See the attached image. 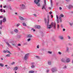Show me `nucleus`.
I'll return each instance as SVG.
<instances>
[{"label": "nucleus", "mask_w": 73, "mask_h": 73, "mask_svg": "<svg viewBox=\"0 0 73 73\" xmlns=\"http://www.w3.org/2000/svg\"><path fill=\"white\" fill-rule=\"evenodd\" d=\"M15 64V62H13L12 63H11V65H14V64Z\"/></svg>", "instance_id": "30"}, {"label": "nucleus", "mask_w": 73, "mask_h": 73, "mask_svg": "<svg viewBox=\"0 0 73 73\" xmlns=\"http://www.w3.org/2000/svg\"><path fill=\"white\" fill-rule=\"evenodd\" d=\"M6 5H5V6H3V7L4 8H6Z\"/></svg>", "instance_id": "51"}, {"label": "nucleus", "mask_w": 73, "mask_h": 73, "mask_svg": "<svg viewBox=\"0 0 73 73\" xmlns=\"http://www.w3.org/2000/svg\"><path fill=\"white\" fill-rule=\"evenodd\" d=\"M66 62H69L70 61V59L69 58H67L66 59Z\"/></svg>", "instance_id": "8"}, {"label": "nucleus", "mask_w": 73, "mask_h": 73, "mask_svg": "<svg viewBox=\"0 0 73 73\" xmlns=\"http://www.w3.org/2000/svg\"><path fill=\"white\" fill-rule=\"evenodd\" d=\"M36 57L37 58H39V57L37 56H36Z\"/></svg>", "instance_id": "49"}, {"label": "nucleus", "mask_w": 73, "mask_h": 73, "mask_svg": "<svg viewBox=\"0 0 73 73\" xmlns=\"http://www.w3.org/2000/svg\"><path fill=\"white\" fill-rule=\"evenodd\" d=\"M33 16H35V17H37V15L36 14H33Z\"/></svg>", "instance_id": "34"}, {"label": "nucleus", "mask_w": 73, "mask_h": 73, "mask_svg": "<svg viewBox=\"0 0 73 73\" xmlns=\"http://www.w3.org/2000/svg\"><path fill=\"white\" fill-rule=\"evenodd\" d=\"M52 71L53 73H54V72H56V71H57V68L56 67H54L52 69Z\"/></svg>", "instance_id": "6"}, {"label": "nucleus", "mask_w": 73, "mask_h": 73, "mask_svg": "<svg viewBox=\"0 0 73 73\" xmlns=\"http://www.w3.org/2000/svg\"><path fill=\"white\" fill-rule=\"evenodd\" d=\"M48 53L49 54H52V52L48 51Z\"/></svg>", "instance_id": "33"}, {"label": "nucleus", "mask_w": 73, "mask_h": 73, "mask_svg": "<svg viewBox=\"0 0 73 73\" xmlns=\"http://www.w3.org/2000/svg\"><path fill=\"white\" fill-rule=\"evenodd\" d=\"M1 8H2V5H1L0 6Z\"/></svg>", "instance_id": "57"}, {"label": "nucleus", "mask_w": 73, "mask_h": 73, "mask_svg": "<svg viewBox=\"0 0 73 73\" xmlns=\"http://www.w3.org/2000/svg\"><path fill=\"white\" fill-rule=\"evenodd\" d=\"M20 25V23L17 24V27H19V25Z\"/></svg>", "instance_id": "31"}, {"label": "nucleus", "mask_w": 73, "mask_h": 73, "mask_svg": "<svg viewBox=\"0 0 73 73\" xmlns=\"http://www.w3.org/2000/svg\"><path fill=\"white\" fill-rule=\"evenodd\" d=\"M0 34H1V32L0 31Z\"/></svg>", "instance_id": "62"}, {"label": "nucleus", "mask_w": 73, "mask_h": 73, "mask_svg": "<svg viewBox=\"0 0 73 73\" xmlns=\"http://www.w3.org/2000/svg\"><path fill=\"white\" fill-rule=\"evenodd\" d=\"M5 66H8V65H5Z\"/></svg>", "instance_id": "59"}, {"label": "nucleus", "mask_w": 73, "mask_h": 73, "mask_svg": "<svg viewBox=\"0 0 73 73\" xmlns=\"http://www.w3.org/2000/svg\"><path fill=\"white\" fill-rule=\"evenodd\" d=\"M6 44L8 45V46H9V47H11V45L8 43V42H6Z\"/></svg>", "instance_id": "20"}, {"label": "nucleus", "mask_w": 73, "mask_h": 73, "mask_svg": "<svg viewBox=\"0 0 73 73\" xmlns=\"http://www.w3.org/2000/svg\"><path fill=\"white\" fill-rule=\"evenodd\" d=\"M63 31H65V29H63Z\"/></svg>", "instance_id": "54"}, {"label": "nucleus", "mask_w": 73, "mask_h": 73, "mask_svg": "<svg viewBox=\"0 0 73 73\" xmlns=\"http://www.w3.org/2000/svg\"><path fill=\"white\" fill-rule=\"evenodd\" d=\"M0 66L1 67H3L4 66V64L2 63H0Z\"/></svg>", "instance_id": "19"}, {"label": "nucleus", "mask_w": 73, "mask_h": 73, "mask_svg": "<svg viewBox=\"0 0 73 73\" xmlns=\"http://www.w3.org/2000/svg\"><path fill=\"white\" fill-rule=\"evenodd\" d=\"M64 69H66V66H65L64 67H63Z\"/></svg>", "instance_id": "41"}, {"label": "nucleus", "mask_w": 73, "mask_h": 73, "mask_svg": "<svg viewBox=\"0 0 73 73\" xmlns=\"http://www.w3.org/2000/svg\"><path fill=\"white\" fill-rule=\"evenodd\" d=\"M31 40V38H29L27 40V41H29Z\"/></svg>", "instance_id": "35"}, {"label": "nucleus", "mask_w": 73, "mask_h": 73, "mask_svg": "<svg viewBox=\"0 0 73 73\" xmlns=\"http://www.w3.org/2000/svg\"><path fill=\"white\" fill-rule=\"evenodd\" d=\"M66 1H69V0H65Z\"/></svg>", "instance_id": "58"}, {"label": "nucleus", "mask_w": 73, "mask_h": 73, "mask_svg": "<svg viewBox=\"0 0 73 73\" xmlns=\"http://www.w3.org/2000/svg\"><path fill=\"white\" fill-rule=\"evenodd\" d=\"M40 1V0H34V2L35 4L37 5V6H38V7H40V4L38 3H39Z\"/></svg>", "instance_id": "2"}, {"label": "nucleus", "mask_w": 73, "mask_h": 73, "mask_svg": "<svg viewBox=\"0 0 73 73\" xmlns=\"http://www.w3.org/2000/svg\"><path fill=\"white\" fill-rule=\"evenodd\" d=\"M49 72V70H47V73H48V72Z\"/></svg>", "instance_id": "48"}, {"label": "nucleus", "mask_w": 73, "mask_h": 73, "mask_svg": "<svg viewBox=\"0 0 73 73\" xmlns=\"http://www.w3.org/2000/svg\"><path fill=\"white\" fill-rule=\"evenodd\" d=\"M60 16L62 17H64V15H63L62 14H61L60 15Z\"/></svg>", "instance_id": "32"}, {"label": "nucleus", "mask_w": 73, "mask_h": 73, "mask_svg": "<svg viewBox=\"0 0 73 73\" xmlns=\"http://www.w3.org/2000/svg\"><path fill=\"white\" fill-rule=\"evenodd\" d=\"M56 20L57 23H59V21H58V19H56Z\"/></svg>", "instance_id": "42"}, {"label": "nucleus", "mask_w": 73, "mask_h": 73, "mask_svg": "<svg viewBox=\"0 0 73 73\" xmlns=\"http://www.w3.org/2000/svg\"><path fill=\"white\" fill-rule=\"evenodd\" d=\"M18 69V68L17 67H15L13 69V70H17V69Z\"/></svg>", "instance_id": "16"}, {"label": "nucleus", "mask_w": 73, "mask_h": 73, "mask_svg": "<svg viewBox=\"0 0 73 73\" xmlns=\"http://www.w3.org/2000/svg\"><path fill=\"white\" fill-rule=\"evenodd\" d=\"M48 65H51V61H49L48 62Z\"/></svg>", "instance_id": "24"}, {"label": "nucleus", "mask_w": 73, "mask_h": 73, "mask_svg": "<svg viewBox=\"0 0 73 73\" xmlns=\"http://www.w3.org/2000/svg\"><path fill=\"white\" fill-rule=\"evenodd\" d=\"M44 20L45 21V23H46V18L44 19Z\"/></svg>", "instance_id": "36"}, {"label": "nucleus", "mask_w": 73, "mask_h": 73, "mask_svg": "<svg viewBox=\"0 0 73 73\" xmlns=\"http://www.w3.org/2000/svg\"><path fill=\"white\" fill-rule=\"evenodd\" d=\"M2 23H3V21L2 20H1L0 21V25H2Z\"/></svg>", "instance_id": "29"}, {"label": "nucleus", "mask_w": 73, "mask_h": 73, "mask_svg": "<svg viewBox=\"0 0 73 73\" xmlns=\"http://www.w3.org/2000/svg\"><path fill=\"white\" fill-rule=\"evenodd\" d=\"M32 37V36L31 34H29L27 35V37H28L29 38H31V37Z\"/></svg>", "instance_id": "12"}, {"label": "nucleus", "mask_w": 73, "mask_h": 73, "mask_svg": "<svg viewBox=\"0 0 73 73\" xmlns=\"http://www.w3.org/2000/svg\"><path fill=\"white\" fill-rule=\"evenodd\" d=\"M18 46H21V44H18Z\"/></svg>", "instance_id": "44"}, {"label": "nucleus", "mask_w": 73, "mask_h": 73, "mask_svg": "<svg viewBox=\"0 0 73 73\" xmlns=\"http://www.w3.org/2000/svg\"><path fill=\"white\" fill-rule=\"evenodd\" d=\"M50 5L51 7H52L53 6V2H52V0H50Z\"/></svg>", "instance_id": "13"}, {"label": "nucleus", "mask_w": 73, "mask_h": 73, "mask_svg": "<svg viewBox=\"0 0 73 73\" xmlns=\"http://www.w3.org/2000/svg\"><path fill=\"white\" fill-rule=\"evenodd\" d=\"M51 18H53V15H51Z\"/></svg>", "instance_id": "52"}, {"label": "nucleus", "mask_w": 73, "mask_h": 73, "mask_svg": "<svg viewBox=\"0 0 73 73\" xmlns=\"http://www.w3.org/2000/svg\"><path fill=\"white\" fill-rule=\"evenodd\" d=\"M31 64L32 65L31 67L32 68H35V66L34 65H35V63L34 62H33L31 63Z\"/></svg>", "instance_id": "9"}, {"label": "nucleus", "mask_w": 73, "mask_h": 73, "mask_svg": "<svg viewBox=\"0 0 73 73\" xmlns=\"http://www.w3.org/2000/svg\"><path fill=\"white\" fill-rule=\"evenodd\" d=\"M14 32L16 33H17L18 32V30L17 29H15L14 30Z\"/></svg>", "instance_id": "21"}, {"label": "nucleus", "mask_w": 73, "mask_h": 73, "mask_svg": "<svg viewBox=\"0 0 73 73\" xmlns=\"http://www.w3.org/2000/svg\"><path fill=\"white\" fill-rule=\"evenodd\" d=\"M19 19L21 20H24V18H23V17H19Z\"/></svg>", "instance_id": "17"}, {"label": "nucleus", "mask_w": 73, "mask_h": 73, "mask_svg": "<svg viewBox=\"0 0 73 73\" xmlns=\"http://www.w3.org/2000/svg\"><path fill=\"white\" fill-rule=\"evenodd\" d=\"M69 50V48L68 47L67 48V51Z\"/></svg>", "instance_id": "45"}, {"label": "nucleus", "mask_w": 73, "mask_h": 73, "mask_svg": "<svg viewBox=\"0 0 73 73\" xmlns=\"http://www.w3.org/2000/svg\"><path fill=\"white\" fill-rule=\"evenodd\" d=\"M60 28V25L58 24L57 25V29H59Z\"/></svg>", "instance_id": "25"}, {"label": "nucleus", "mask_w": 73, "mask_h": 73, "mask_svg": "<svg viewBox=\"0 0 73 73\" xmlns=\"http://www.w3.org/2000/svg\"><path fill=\"white\" fill-rule=\"evenodd\" d=\"M13 46L15 45V44H13Z\"/></svg>", "instance_id": "64"}, {"label": "nucleus", "mask_w": 73, "mask_h": 73, "mask_svg": "<svg viewBox=\"0 0 73 73\" xmlns=\"http://www.w3.org/2000/svg\"><path fill=\"white\" fill-rule=\"evenodd\" d=\"M3 53H6V51L5 50H4L3 51Z\"/></svg>", "instance_id": "46"}, {"label": "nucleus", "mask_w": 73, "mask_h": 73, "mask_svg": "<svg viewBox=\"0 0 73 73\" xmlns=\"http://www.w3.org/2000/svg\"><path fill=\"white\" fill-rule=\"evenodd\" d=\"M48 22L47 26V28L48 29H50V28H52L54 26V29H56V23L52 22L51 25H49V15H48Z\"/></svg>", "instance_id": "1"}, {"label": "nucleus", "mask_w": 73, "mask_h": 73, "mask_svg": "<svg viewBox=\"0 0 73 73\" xmlns=\"http://www.w3.org/2000/svg\"><path fill=\"white\" fill-rule=\"evenodd\" d=\"M73 8V6L72 5H70L68 6L69 9H70V8Z\"/></svg>", "instance_id": "14"}, {"label": "nucleus", "mask_w": 73, "mask_h": 73, "mask_svg": "<svg viewBox=\"0 0 73 73\" xmlns=\"http://www.w3.org/2000/svg\"><path fill=\"white\" fill-rule=\"evenodd\" d=\"M49 13H50V15H51V14H52V13L51 12H50Z\"/></svg>", "instance_id": "50"}, {"label": "nucleus", "mask_w": 73, "mask_h": 73, "mask_svg": "<svg viewBox=\"0 0 73 73\" xmlns=\"http://www.w3.org/2000/svg\"><path fill=\"white\" fill-rule=\"evenodd\" d=\"M59 9L60 10H61V9H62V8L61 7H59Z\"/></svg>", "instance_id": "47"}, {"label": "nucleus", "mask_w": 73, "mask_h": 73, "mask_svg": "<svg viewBox=\"0 0 73 73\" xmlns=\"http://www.w3.org/2000/svg\"><path fill=\"white\" fill-rule=\"evenodd\" d=\"M34 73V71H29V73Z\"/></svg>", "instance_id": "26"}, {"label": "nucleus", "mask_w": 73, "mask_h": 73, "mask_svg": "<svg viewBox=\"0 0 73 73\" xmlns=\"http://www.w3.org/2000/svg\"><path fill=\"white\" fill-rule=\"evenodd\" d=\"M59 19L60 20V23H61L62 22V20H61V17H60L59 18Z\"/></svg>", "instance_id": "28"}, {"label": "nucleus", "mask_w": 73, "mask_h": 73, "mask_svg": "<svg viewBox=\"0 0 73 73\" xmlns=\"http://www.w3.org/2000/svg\"><path fill=\"white\" fill-rule=\"evenodd\" d=\"M20 7L21 8V9H25L26 8V7H25V6L23 4H22L20 5Z\"/></svg>", "instance_id": "5"}, {"label": "nucleus", "mask_w": 73, "mask_h": 73, "mask_svg": "<svg viewBox=\"0 0 73 73\" xmlns=\"http://www.w3.org/2000/svg\"><path fill=\"white\" fill-rule=\"evenodd\" d=\"M61 61L62 62H65V59L64 58H62L61 60Z\"/></svg>", "instance_id": "11"}, {"label": "nucleus", "mask_w": 73, "mask_h": 73, "mask_svg": "<svg viewBox=\"0 0 73 73\" xmlns=\"http://www.w3.org/2000/svg\"><path fill=\"white\" fill-rule=\"evenodd\" d=\"M33 31L34 32H35V29H34L33 30Z\"/></svg>", "instance_id": "61"}, {"label": "nucleus", "mask_w": 73, "mask_h": 73, "mask_svg": "<svg viewBox=\"0 0 73 73\" xmlns=\"http://www.w3.org/2000/svg\"><path fill=\"white\" fill-rule=\"evenodd\" d=\"M60 26H61V27L62 28L63 27H62V25H60Z\"/></svg>", "instance_id": "56"}, {"label": "nucleus", "mask_w": 73, "mask_h": 73, "mask_svg": "<svg viewBox=\"0 0 73 73\" xmlns=\"http://www.w3.org/2000/svg\"><path fill=\"white\" fill-rule=\"evenodd\" d=\"M11 56V54H8L6 55V57H10Z\"/></svg>", "instance_id": "23"}, {"label": "nucleus", "mask_w": 73, "mask_h": 73, "mask_svg": "<svg viewBox=\"0 0 73 73\" xmlns=\"http://www.w3.org/2000/svg\"><path fill=\"white\" fill-rule=\"evenodd\" d=\"M56 18H57V19L56 20H58V16L56 15Z\"/></svg>", "instance_id": "40"}, {"label": "nucleus", "mask_w": 73, "mask_h": 73, "mask_svg": "<svg viewBox=\"0 0 73 73\" xmlns=\"http://www.w3.org/2000/svg\"><path fill=\"white\" fill-rule=\"evenodd\" d=\"M6 52L8 53H9V54H11L10 52H9V51H8V50H6Z\"/></svg>", "instance_id": "22"}, {"label": "nucleus", "mask_w": 73, "mask_h": 73, "mask_svg": "<svg viewBox=\"0 0 73 73\" xmlns=\"http://www.w3.org/2000/svg\"><path fill=\"white\" fill-rule=\"evenodd\" d=\"M15 15H17V13H15Z\"/></svg>", "instance_id": "60"}, {"label": "nucleus", "mask_w": 73, "mask_h": 73, "mask_svg": "<svg viewBox=\"0 0 73 73\" xmlns=\"http://www.w3.org/2000/svg\"><path fill=\"white\" fill-rule=\"evenodd\" d=\"M68 39H70V36H68Z\"/></svg>", "instance_id": "39"}, {"label": "nucleus", "mask_w": 73, "mask_h": 73, "mask_svg": "<svg viewBox=\"0 0 73 73\" xmlns=\"http://www.w3.org/2000/svg\"><path fill=\"white\" fill-rule=\"evenodd\" d=\"M70 25L72 26V25H73V23H70Z\"/></svg>", "instance_id": "38"}, {"label": "nucleus", "mask_w": 73, "mask_h": 73, "mask_svg": "<svg viewBox=\"0 0 73 73\" xmlns=\"http://www.w3.org/2000/svg\"><path fill=\"white\" fill-rule=\"evenodd\" d=\"M44 4L42 7V9H44L45 10H46V8L45 7L46 5V0H44Z\"/></svg>", "instance_id": "3"}, {"label": "nucleus", "mask_w": 73, "mask_h": 73, "mask_svg": "<svg viewBox=\"0 0 73 73\" xmlns=\"http://www.w3.org/2000/svg\"><path fill=\"white\" fill-rule=\"evenodd\" d=\"M58 53L59 54H61L62 53L61 52H59Z\"/></svg>", "instance_id": "43"}, {"label": "nucleus", "mask_w": 73, "mask_h": 73, "mask_svg": "<svg viewBox=\"0 0 73 73\" xmlns=\"http://www.w3.org/2000/svg\"><path fill=\"white\" fill-rule=\"evenodd\" d=\"M0 19H1L2 18H3V16H0Z\"/></svg>", "instance_id": "53"}, {"label": "nucleus", "mask_w": 73, "mask_h": 73, "mask_svg": "<svg viewBox=\"0 0 73 73\" xmlns=\"http://www.w3.org/2000/svg\"><path fill=\"white\" fill-rule=\"evenodd\" d=\"M0 28L1 29H2V27H0Z\"/></svg>", "instance_id": "63"}, {"label": "nucleus", "mask_w": 73, "mask_h": 73, "mask_svg": "<svg viewBox=\"0 0 73 73\" xmlns=\"http://www.w3.org/2000/svg\"><path fill=\"white\" fill-rule=\"evenodd\" d=\"M3 23L6 22V18L5 17H4L3 20Z\"/></svg>", "instance_id": "10"}, {"label": "nucleus", "mask_w": 73, "mask_h": 73, "mask_svg": "<svg viewBox=\"0 0 73 73\" xmlns=\"http://www.w3.org/2000/svg\"><path fill=\"white\" fill-rule=\"evenodd\" d=\"M29 54L27 53L25 55L24 58V60H27L28 59V57L29 56Z\"/></svg>", "instance_id": "4"}, {"label": "nucleus", "mask_w": 73, "mask_h": 73, "mask_svg": "<svg viewBox=\"0 0 73 73\" xmlns=\"http://www.w3.org/2000/svg\"><path fill=\"white\" fill-rule=\"evenodd\" d=\"M35 28L37 29H40L41 28V26L39 25H35Z\"/></svg>", "instance_id": "7"}, {"label": "nucleus", "mask_w": 73, "mask_h": 73, "mask_svg": "<svg viewBox=\"0 0 73 73\" xmlns=\"http://www.w3.org/2000/svg\"><path fill=\"white\" fill-rule=\"evenodd\" d=\"M39 45H37V48H39Z\"/></svg>", "instance_id": "37"}, {"label": "nucleus", "mask_w": 73, "mask_h": 73, "mask_svg": "<svg viewBox=\"0 0 73 73\" xmlns=\"http://www.w3.org/2000/svg\"><path fill=\"white\" fill-rule=\"evenodd\" d=\"M59 38L60 39H61V40H62V39H64V37L61 36H59Z\"/></svg>", "instance_id": "18"}, {"label": "nucleus", "mask_w": 73, "mask_h": 73, "mask_svg": "<svg viewBox=\"0 0 73 73\" xmlns=\"http://www.w3.org/2000/svg\"><path fill=\"white\" fill-rule=\"evenodd\" d=\"M48 9H51V7H49Z\"/></svg>", "instance_id": "55"}, {"label": "nucleus", "mask_w": 73, "mask_h": 73, "mask_svg": "<svg viewBox=\"0 0 73 73\" xmlns=\"http://www.w3.org/2000/svg\"><path fill=\"white\" fill-rule=\"evenodd\" d=\"M0 11L1 12H4V13L5 12V10H3V9H1Z\"/></svg>", "instance_id": "15"}, {"label": "nucleus", "mask_w": 73, "mask_h": 73, "mask_svg": "<svg viewBox=\"0 0 73 73\" xmlns=\"http://www.w3.org/2000/svg\"><path fill=\"white\" fill-rule=\"evenodd\" d=\"M23 26H25V27H26V26H27L26 24H25V23H23Z\"/></svg>", "instance_id": "27"}]
</instances>
